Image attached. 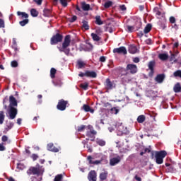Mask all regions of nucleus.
Returning <instances> with one entry per match:
<instances>
[{
	"instance_id": "9b49d317",
	"label": "nucleus",
	"mask_w": 181,
	"mask_h": 181,
	"mask_svg": "<svg viewBox=\"0 0 181 181\" xmlns=\"http://www.w3.org/2000/svg\"><path fill=\"white\" fill-rule=\"evenodd\" d=\"M9 105L8 107H18V100H16V98H15V97H13V95H10L9 97Z\"/></svg>"
},
{
	"instance_id": "f03ea898",
	"label": "nucleus",
	"mask_w": 181,
	"mask_h": 181,
	"mask_svg": "<svg viewBox=\"0 0 181 181\" xmlns=\"http://www.w3.org/2000/svg\"><path fill=\"white\" fill-rule=\"evenodd\" d=\"M17 15L19 16V19L21 20V21L19 22L21 26H25V25L29 23V14L25 12L18 11Z\"/></svg>"
},
{
	"instance_id": "bf43d9fd",
	"label": "nucleus",
	"mask_w": 181,
	"mask_h": 181,
	"mask_svg": "<svg viewBox=\"0 0 181 181\" xmlns=\"http://www.w3.org/2000/svg\"><path fill=\"white\" fill-rule=\"evenodd\" d=\"M34 2H35L37 5H42V2H43V0H34Z\"/></svg>"
},
{
	"instance_id": "f704fd0d",
	"label": "nucleus",
	"mask_w": 181,
	"mask_h": 181,
	"mask_svg": "<svg viewBox=\"0 0 181 181\" xmlns=\"http://www.w3.org/2000/svg\"><path fill=\"white\" fill-rule=\"evenodd\" d=\"M13 122H9L5 127V131L8 132L13 128Z\"/></svg>"
},
{
	"instance_id": "a18cd8bd",
	"label": "nucleus",
	"mask_w": 181,
	"mask_h": 181,
	"mask_svg": "<svg viewBox=\"0 0 181 181\" xmlns=\"http://www.w3.org/2000/svg\"><path fill=\"white\" fill-rule=\"evenodd\" d=\"M81 88H83V90H87L88 88V83H81Z\"/></svg>"
},
{
	"instance_id": "412c9836",
	"label": "nucleus",
	"mask_w": 181,
	"mask_h": 181,
	"mask_svg": "<svg viewBox=\"0 0 181 181\" xmlns=\"http://www.w3.org/2000/svg\"><path fill=\"white\" fill-rule=\"evenodd\" d=\"M155 80L157 83H163V81L165 80V75L163 74H158L155 78Z\"/></svg>"
},
{
	"instance_id": "37998d69",
	"label": "nucleus",
	"mask_w": 181,
	"mask_h": 181,
	"mask_svg": "<svg viewBox=\"0 0 181 181\" xmlns=\"http://www.w3.org/2000/svg\"><path fill=\"white\" fill-rule=\"evenodd\" d=\"M174 77H180L181 78V70H177L173 74Z\"/></svg>"
},
{
	"instance_id": "f257e3e1",
	"label": "nucleus",
	"mask_w": 181,
	"mask_h": 181,
	"mask_svg": "<svg viewBox=\"0 0 181 181\" xmlns=\"http://www.w3.org/2000/svg\"><path fill=\"white\" fill-rule=\"evenodd\" d=\"M71 42V36L70 35H67L64 37V42L62 43V47L60 48L59 47V50L61 52H63L66 54V56H69L70 54V48L69 46H70V43Z\"/></svg>"
},
{
	"instance_id": "338daca9",
	"label": "nucleus",
	"mask_w": 181,
	"mask_h": 181,
	"mask_svg": "<svg viewBox=\"0 0 181 181\" xmlns=\"http://www.w3.org/2000/svg\"><path fill=\"white\" fill-rule=\"evenodd\" d=\"M119 8H120V9H121V11H127V7L125 6V5H121L120 6H119Z\"/></svg>"
},
{
	"instance_id": "f3484780",
	"label": "nucleus",
	"mask_w": 181,
	"mask_h": 181,
	"mask_svg": "<svg viewBox=\"0 0 181 181\" xmlns=\"http://www.w3.org/2000/svg\"><path fill=\"white\" fill-rule=\"evenodd\" d=\"M86 77L90 78H97V73L94 71H86Z\"/></svg>"
},
{
	"instance_id": "8fccbe9b",
	"label": "nucleus",
	"mask_w": 181,
	"mask_h": 181,
	"mask_svg": "<svg viewBox=\"0 0 181 181\" xmlns=\"http://www.w3.org/2000/svg\"><path fill=\"white\" fill-rule=\"evenodd\" d=\"M31 158L33 161L37 160V159H39V156H37V154L33 153L32 154Z\"/></svg>"
},
{
	"instance_id": "72a5a7b5",
	"label": "nucleus",
	"mask_w": 181,
	"mask_h": 181,
	"mask_svg": "<svg viewBox=\"0 0 181 181\" xmlns=\"http://www.w3.org/2000/svg\"><path fill=\"white\" fill-rule=\"evenodd\" d=\"M30 14H31V16H33V18H36L38 16L39 12L36 11V9L32 8L30 10Z\"/></svg>"
},
{
	"instance_id": "603ef678",
	"label": "nucleus",
	"mask_w": 181,
	"mask_h": 181,
	"mask_svg": "<svg viewBox=\"0 0 181 181\" xmlns=\"http://www.w3.org/2000/svg\"><path fill=\"white\" fill-rule=\"evenodd\" d=\"M107 60V58L104 56H102L99 59V62H101V63H105V62Z\"/></svg>"
},
{
	"instance_id": "774afa93",
	"label": "nucleus",
	"mask_w": 181,
	"mask_h": 181,
	"mask_svg": "<svg viewBox=\"0 0 181 181\" xmlns=\"http://www.w3.org/2000/svg\"><path fill=\"white\" fill-rule=\"evenodd\" d=\"M134 179L135 180H137V181H142V178H141V177H139L138 175H135Z\"/></svg>"
},
{
	"instance_id": "dca6fc26",
	"label": "nucleus",
	"mask_w": 181,
	"mask_h": 181,
	"mask_svg": "<svg viewBox=\"0 0 181 181\" xmlns=\"http://www.w3.org/2000/svg\"><path fill=\"white\" fill-rule=\"evenodd\" d=\"M94 159L91 156H88L87 160L89 162L90 165H100L103 160H93Z\"/></svg>"
},
{
	"instance_id": "4c0bfd02",
	"label": "nucleus",
	"mask_w": 181,
	"mask_h": 181,
	"mask_svg": "<svg viewBox=\"0 0 181 181\" xmlns=\"http://www.w3.org/2000/svg\"><path fill=\"white\" fill-rule=\"evenodd\" d=\"M56 72L57 70L54 68H52L50 70V77L51 78H54V77H56Z\"/></svg>"
},
{
	"instance_id": "49530a36",
	"label": "nucleus",
	"mask_w": 181,
	"mask_h": 181,
	"mask_svg": "<svg viewBox=\"0 0 181 181\" xmlns=\"http://www.w3.org/2000/svg\"><path fill=\"white\" fill-rule=\"evenodd\" d=\"M59 2L61 5L64 6V8H66V6H67V0H59Z\"/></svg>"
},
{
	"instance_id": "aec40b11",
	"label": "nucleus",
	"mask_w": 181,
	"mask_h": 181,
	"mask_svg": "<svg viewBox=\"0 0 181 181\" xmlns=\"http://www.w3.org/2000/svg\"><path fill=\"white\" fill-rule=\"evenodd\" d=\"M81 8L85 12L88 11H93V8H91L90 4H87V3H86L85 1L81 3Z\"/></svg>"
},
{
	"instance_id": "a211bd4d",
	"label": "nucleus",
	"mask_w": 181,
	"mask_h": 181,
	"mask_svg": "<svg viewBox=\"0 0 181 181\" xmlns=\"http://www.w3.org/2000/svg\"><path fill=\"white\" fill-rule=\"evenodd\" d=\"M47 148L48 151H50L51 152H59V148L54 146V144H53V143L48 144L47 146Z\"/></svg>"
},
{
	"instance_id": "bb28decb",
	"label": "nucleus",
	"mask_w": 181,
	"mask_h": 181,
	"mask_svg": "<svg viewBox=\"0 0 181 181\" xmlns=\"http://www.w3.org/2000/svg\"><path fill=\"white\" fill-rule=\"evenodd\" d=\"M95 25H98L99 26H100V25H104V22L103 21V20H101V16H96L95 17Z\"/></svg>"
},
{
	"instance_id": "5701e85b",
	"label": "nucleus",
	"mask_w": 181,
	"mask_h": 181,
	"mask_svg": "<svg viewBox=\"0 0 181 181\" xmlns=\"http://www.w3.org/2000/svg\"><path fill=\"white\" fill-rule=\"evenodd\" d=\"M129 53L132 54H135V53H138V48L135 45H130L129 47Z\"/></svg>"
},
{
	"instance_id": "c03bdc74",
	"label": "nucleus",
	"mask_w": 181,
	"mask_h": 181,
	"mask_svg": "<svg viewBox=\"0 0 181 181\" xmlns=\"http://www.w3.org/2000/svg\"><path fill=\"white\" fill-rule=\"evenodd\" d=\"M98 145L100 146H105V141L99 139L97 141Z\"/></svg>"
},
{
	"instance_id": "a878e982",
	"label": "nucleus",
	"mask_w": 181,
	"mask_h": 181,
	"mask_svg": "<svg viewBox=\"0 0 181 181\" xmlns=\"http://www.w3.org/2000/svg\"><path fill=\"white\" fill-rule=\"evenodd\" d=\"M43 16H45V18H50V16H52V10L49 8H45L43 10Z\"/></svg>"
},
{
	"instance_id": "1a4fd4ad",
	"label": "nucleus",
	"mask_w": 181,
	"mask_h": 181,
	"mask_svg": "<svg viewBox=\"0 0 181 181\" xmlns=\"http://www.w3.org/2000/svg\"><path fill=\"white\" fill-rule=\"evenodd\" d=\"M127 71H129V74H136L138 73V66L134 64H129L126 67Z\"/></svg>"
},
{
	"instance_id": "c9c22d12",
	"label": "nucleus",
	"mask_w": 181,
	"mask_h": 181,
	"mask_svg": "<svg viewBox=\"0 0 181 181\" xmlns=\"http://www.w3.org/2000/svg\"><path fill=\"white\" fill-rule=\"evenodd\" d=\"M173 90H174L175 93H180V91H181L180 83H177V84L174 86Z\"/></svg>"
},
{
	"instance_id": "ddd939ff",
	"label": "nucleus",
	"mask_w": 181,
	"mask_h": 181,
	"mask_svg": "<svg viewBox=\"0 0 181 181\" xmlns=\"http://www.w3.org/2000/svg\"><path fill=\"white\" fill-rule=\"evenodd\" d=\"M141 28H142V23H138L137 27L127 25V32H129V33H132V32H134V30H135V29H136V30H139V29H141Z\"/></svg>"
},
{
	"instance_id": "de8ad7c7",
	"label": "nucleus",
	"mask_w": 181,
	"mask_h": 181,
	"mask_svg": "<svg viewBox=\"0 0 181 181\" xmlns=\"http://www.w3.org/2000/svg\"><path fill=\"white\" fill-rule=\"evenodd\" d=\"M11 67H18V66H19V64H18L17 61L14 60L11 62Z\"/></svg>"
},
{
	"instance_id": "58836bf2",
	"label": "nucleus",
	"mask_w": 181,
	"mask_h": 181,
	"mask_svg": "<svg viewBox=\"0 0 181 181\" xmlns=\"http://www.w3.org/2000/svg\"><path fill=\"white\" fill-rule=\"evenodd\" d=\"M63 180V175L58 174L55 176L54 181H62Z\"/></svg>"
},
{
	"instance_id": "e2e57ef3",
	"label": "nucleus",
	"mask_w": 181,
	"mask_h": 181,
	"mask_svg": "<svg viewBox=\"0 0 181 181\" xmlns=\"http://www.w3.org/2000/svg\"><path fill=\"white\" fill-rule=\"evenodd\" d=\"M1 141L2 142H6V141H8V136H3L2 138H1Z\"/></svg>"
},
{
	"instance_id": "b1692460",
	"label": "nucleus",
	"mask_w": 181,
	"mask_h": 181,
	"mask_svg": "<svg viewBox=\"0 0 181 181\" xmlns=\"http://www.w3.org/2000/svg\"><path fill=\"white\" fill-rule=\"evenodd\" d=\"M81 25V29H85V30H90V25H88V21L86 20H83Z\"/></svg>"
},
{
	"instance_id": "473e14b6",
	"label": "nucleus",
	"mask_w": 181,
	"mask_h": 181,
	"mask_svg": "<svg viewBox=\"0 0 181 181\" xmlns=\"http://www.w3.org/2000/svg\"><path fill=\"white\" fill-rule=\"evenodd\" d=\"M152 30V25L147 24L144 28V33H149Z\"/></svg>"
},
{
	"instance_id": "0eeeda50",
	"label": "nucleus",
	"mask_w": 181,
	"mask_h": 181,
	"mask_svg": "<svg viewBox=\"0 0 181 181\" xmlns=\"http://www.w3.org/2000/svg\"><path fill=\"white\" fill-rule=\"evenodd\" d=\"M67 105H69V101L61 99L58 101L57 108L59 111H65L66 108H67Z\"/></svg>"
},
{
	"instance_id": "7c9ffc66",
	"label": "nucleus",
	"mask_w": 181,
	"mask_h": 181,
	"mask_svg": "<svg viewBox=\"0 0 181 181\" xmlns=\"http://www.w3.org/2000/svg\"><path fill=\"white\" fill-rule=\"evenodd\" d=\"M145 119H146L145 115H139L137 117V122H139V124H142L143 122H145Z\"/></svg>"
},
{
	"instance_id": "2f4dec72",
	"label": "nucleus",
	"mask_w": 181,
	"mask_h": 181,
	"mask_svg": "<svg viewBox=\"0 0 181 181\" xmlns=\"http://www.w3.org/2000/svg\"><path fill=\"white\" fill-rule=\"evenodd\" d=\"M155 64H156L155 60L150 61L148 64L149 70H154L153 67H155Z\"/></svg>"
},
{
	"instance_id": "4be33fe9",
	"label": "nucleus",
	"mask_w": 181,
	"mask_h": 181,
	"mask_svg": "<svg viewBox=\"0 0 181 181\" xmlns=\"http://www.w3.org/2000/svg\"><path fill=\"white\" fill-rule=\"evenodd\" d=\"M83 110L85 112H90V114H94V109H91V107L88 105H83Z\"/></svg>"
},
{
	"instance_id": "0e129e2a",
	"label": "nucleus",
	"mask_w": 181,
	"mask_h": 181,
	"mask_svg": "<svg viewBox=\"0 0 181 181\" xmlns=\"http://www.w3.org/2000/svg\"><path fill=\"white\" fill-rule=\"evenodd\" d=\"M5 149H6V148H5V146H4V144H0V151H5Z\"/></svg>"
},
{
	"instance_id": "e433bc0d",
	"label": "nucleus",
	"mask_w": 181,
	"mask_h": 181,
	"mask_svg": "<svg viewBox=\"0 0 181 181\" xmlns=\"http://www.w3.org/2000/svg\"><path fill=\"white\" fill-rule=\"evenodd\" d=\"M77 64H78V69H83V67H85L86 66V63H84V62L81 60H78Z\"/></svg>"
},
{
	"instance_id": "7ed1b4c3",
	"label": "nucleus",
	"mask_w": 181,
	"mask_h": 181,
	"mask_svg": "<svg viewBox=\"0 0 181 181\" xmlns=\"http://www.w3.org/2000/svg\"><path fill=\"white\" fill-rule=\"evenodd\" d=\"M168 153L165 151H155L156 163L157 165L163 163V158L166 157Z\"/></svg>"
},
{
	"instance_id": "4d7b16f0",
	"label": "nucleus",
	"mask_w": 181,
	"mask_h": 181,
	"mask_svg": "<svg viewBox=\"0 0 181 181\" xmlns=\"http://www.w3.org/2000/svg\"><path fill=\"white\" fill-rule=\"evenodd\" d=\"M170 62H176V58L175 57L174 54H171V57L170 58Z\"/></svg>"
},
{
	"instance_id": "393cba45",
	"label": "nucleus",
	"mask_w": 181,
	"mask_h": 181,
	"mask_svg": "<svg viewBox=\"0 0 181 181\" xmlns=\"http://www.w3.org/2000/svg\"><path fill=\"white\" fill-rule=\"evenodd\" d=\"M158 59L162 60V62H166L169 59V54H159Z\"/></svg>"
},
{
	"instance_id": "13d9d810",
	"label": "nucleus",
	"mask_w": 181,
	"mask_h": 181,
	"mask_svg": "<svg viewBox=\"0 0 181 181\" xmlns=\"http://www.w3.org/2000/svg\"><path fill=\"white\" fill-rule=\"evenodd\" d=\"M12 49H14V52H18V44H14L12 45Z\"/></svg>"
},
{
	"instance_id": "a19ab883",
	"label": "nucleus",
	"mask_w": 181,
	"mask_h": 181,
	"mask_svg": "<svg viewBox=\"0 0 181 181\" xmlns=\"http://www.w3.org/2000/svg\"><path fill=\"white\" fill-rule=\"evenodd\" d=\"M110 6H112V1H108L105 2L104 4V7L106 9H108V8H110Z\"/></svg>"
},
{
	"instance_id": "c756f323",
	"label": "nucleus",
	"mask_w": 181,
	"mask_h": 181,
	"mask_svg": "<svg viewBox=\"0 0 181 181\" xmlns=\"http://www.w3.org/2000/svg\"><path fill=\"white\" fill-rule=\"evenodd\" d=\"M91 37L95 42H100L101 40V37H100V36H98V35H97L94 33H91Z\"/></svg>"
},
{
	"instance_id": "ea45409f",
	"label": "nucleus",
	"mask_w": 181,
	"mask_h": 181,
	"mask_svg": "<svg viewBox=\"0 0 181 181\" xmlns=\"http://www.w3.org/2000/svg\"><path fill=\"white\" fill-rule=\"evenodd\" d=\"M110 111H111L112 114H115V115H117V114H118V112H119V109L115 107H112L110 109Z\"/></svg>"
},
{
	"instance_id": "864d4df0",
	"label": "nucleus",
	"mask_w": 181,
	"mask_h": 181,
	"mask_svg": "<svg viewBox=\"0 0 181 181\" xmlns=\"http://www.w3.org/2000/svg\"><path fill=\"white\" fill-rule=\"evenodd\" d=\"M155 73V69H150L148 73V77H153V74Z\"/></svg>"
},
{
	"instance_id": "09e8293b",
	"label": "nucleus",
	"mask_w": 181,
	"mask_h": 181,
	"mask_svg": "<svg viewBox=\"0 0 181 181\" xmlns=\"http://www.w3.org/2000/svg\"><path fill=\"white\" fill-rule=\"evenodd\" d=\"M169 22L170 23H176V18L173 16H170V18H169Z\"/></svg>"
},
{
	"instance_id": "6e6552de",
	"label": "nucleus",
	"mask_w": 181,
	"mask_h": 181,
	"mask_svg": "<svg viewBox=\"0 0 181 181\" xmlns=\"http://www.w3.org/2000/svg\"><path fill=\"white\" fill-rule=\"evenodd\" d=\"M122 83L123 84H127L132 81V76H131V74L129 72H126L125 74H122Z\"/></svg>"
},
{
	"instance_id": "3c124183",
	"label": "nucleus",
	"mask_w": 181,
	"mask_h": 181,
	"mask_svg": "<svg viewBox=\"0 0 181 181\" xmlns=\"http://www.w3.org/2000/svg\"><path fill=\"white\" fill-rule=\"evenodd\" d=\"M148 115H150V117H151V118H153L154 121H156L155 117H156V115H157L156 113L153 112H150L149 114H148Z\"/></svg>"
},
{
	"instance_id": "4468645a",
	"label": "nucleus",
	"mask_w": 181,
	"mask_h": 181,
	"mask_svg": "<svg viewBox=\"0 0 181 181\" xmlns=\"http://www.w3.org/2000/svg\"><path fill=\"white\" fill-rule=\"evenodd\" d=\"M88 179L89 181H97V173H95V170H91L88 173Z\"/></svg>"
},
{
	"instance_id": "052dcab7",
	"label": "nucleus",
	"mask_w": 181,
	"mask_h": 181,
	"mask_svg": "<svg viewBox=\"0 0 181 181\" xmlns=\"http://www.w3.org/2000/svg\"><path fill=\"white\" fill-rule=\"evenodd\" d=\"M133 62H134V63H139L140 59L139 57H134V58H133Z\"/></svg>"
},
{
	"instance_id": "69168bd1",
	"label": "nucleus",
	"mask_w": 181,
	"mask_h": 181,
	"mask_svg": "<svg viewBox=\"0 0 181 181\" xmlns=\"http://www.w3.org/2000/svg\"><path fill=\"white\" fill-rule=\"evenodd\" d=\"M137 35L139 37H142V36H144V31H139Z\"/></svg>"
},
{
	"instance_id": "680f3d73",
	"label": "nucleus",
	"mask_w": 181,
	"mask_h": 181,
	"mask_svg": "<svg viewBox=\"0 0 181 181\" xmlns=\"http://www.w3.org/2000/svg\"><path fill=\"white\" fill-rule=\"evenodd\" d=\"M76 21H77V17L76 16H73L72 18H71L70 22L73 23V22H76Z\"/></svg>"
},
{
	"instance_id": "20e7f679",
	"label": "nucleus",
	"mask_w": 181,
	"mask_h": 181,
	"mask_svg": "<svg viewBox=\"0 0 181 181\" xmlns=\"http://www.w3.org/2000/svg\"><path fill=\"white\" fill-rule=\"evenodd\" d=\"M43 173V171L42 169H40V165L39 164H37L36 167H30L27 170V175L30 176V175H36L37 176H40Z\"/></svg>"
},
{
	"instance_id": "f8f14e48",
	"label": "nucleus",
	"mask_w": 181,
	"mask_h": 181,
	"mask_svg": "<svg viewBox=\"0 0 181 181\" xmlns=\"http://www.w3.org/2000/svg\"><path fill=\"white\" fill-rule=\"evenodd\" d=\"M113 53H117V54H127V51L125 47H119V48H115Z\"/></svg>"
},
{
	"instance_id": "6ab92c4d",
	"label": "nucleus",
	"mask_w": 181,
	"mask_h": 181,
	"mask_svg": "<svg viewBox=\"0 0 181 181\" xmlns=\"http://www.w3.org/2000/svg\"><path fill=\"white\" fill-rule=\"evenodd\" d=\"M105 88L107 90H112L114 88V84L111 82L110 78H107L105 83Z\"/></svg>"
},
{
	"instance_id": "39448f33",
	"label": "nucleus",
	"mask_w": 181,
	"mask_h": 181,
	"mask_svg": "<svg viewBox=\"0 0 181 181\" xmlns=\"http://www.w3.org/2000/svg\"><path fill=\"white\" fill-rule=\"evenodd\" d=\"M87 128L89 129V131L86 132V136L90 138V141L94 142V139H95V135H97V131L94 130L93 126L90 124L87 126Z\"/></svg>"
},
{
	"instance_id": "5fc2aeb1",
	"label": "nucleus",
	"mask_w": 181,
	"mask_h": 181,
	"mask_svg": "<svg viewBox=\"0 0 181 181\" xmlns=\"http://www.w3.org/2000/svg\"><path fill=\"white\" fill-rule=\"evenodd\" d=\"M160 29H162L163 30H165V29H166V24H165V23H161L160 24Z\"/></svg>"
},
{
	"instance_id": "6e6d98bb",
	"label": "nucleus",
	"mask_w": 181,
	"mask_h": 181,
	"mask_svg": "<svg viewBox=\"0 0 181 181\" xmlns=\"http://www.w3.org/2000/svg\"><path fill=\"white\" fill-rule=\"evenodd\" d=\"M5 28V22L4 20L0 18V28Z\"/></svg>"
},
{
	"instance_id": "cd10ccee",
	"label": "nucleus",
	"mask_w": 181,
	"mask_h": 181,
	"mask_svg": "<svg viewBox=\"0 0 181 181\" xmlns=\"http://www.w3.org/2000/svg\"><path fill=\"white\" fill-rule=\"evenodd\" d=\"M107 177H108V173L107 172L101 173L99 175V179L101 181L107 180Z\"/></svg>"
},
{
	"instance_id": "423d86ee",
	"label": "nucleus",
	"mask_w": 181,
	"mask_h": 181,
	"mask_svg": "<svg viewBox=\"0 0 181 181\" xmlns=\"http://www.w3.org/2000/svg\"><path fill=\"white\" fill-rule=\"evenodd\" d=\"M63 40V35L60 33H57L53 35L50 40L51 45H57V43H60Z\"/></svg>"
},
{
	"instance_id": "79ce46f5",
	"label": "nucleus",
	"mask_w": 181,
	"mask_h": 181,
	"mask_svg": "<svg viewBox=\"0 0 181 181\" xmlns=\"http://www.w3.org/2000/svg\"><path fill=\"white\" fill-rule=\"evenodd\" d=\"M86 128H87V126L82 124L78 127L77 131L78 132H83V131H84V129H86Z\"/></svg>"
},
{
	"instance_id": "9d476101",
	"label": "nucleus",
	"mask_w": 181,
	"mask_h": 181,
	"mask_svg": "<svg viewBox=\"0 0 181 181\" xmlns=\"http://www.w3.org/2000/svg\"><path fill=\"white\" fill-rule=\"evenodd\" d=\"M8 115H9V119H15L16 118V115H18V109L16 107H8Z\"/></svg>"
},
{
	"instance_id": "c85d7f7f",
	"label": "nucleus",
	"mask_w": 181,
	"mask_h": 181,
	"mask_svg": "<svg viewBox=\"0 0 181 181\" xmlns=\"http://www.w3.org/2000/svg\"><path fill=\"white\" fill-rule=\"evenodd\" d=\"M5 121V112L0 111V124L2 125Z\"/></svg>"
},
{
	"instance_id": "2eb2a0df",
	"label": "nucleus",
	"mask_w": 181,
	"mask_h": 181,
	"mask_svg": "<svg viewBox=\"0 0 181 181\" xmlns=\"http://www.w3.org/2000/svg\"><path fill=\"white\" fill-rule=\"evenodd\" d=\"M121 162V157L118 156L116 158H112L110 160V166H115V165Z\"/></svg>"
}]
</instances>
